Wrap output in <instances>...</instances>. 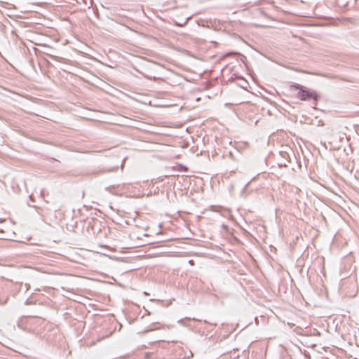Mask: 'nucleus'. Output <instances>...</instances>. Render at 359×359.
Segmentation results:
<instances>
[{"label": "nucleus", "mask_w": 359, "mask_h": 359, "mask_svg": "<svg viewBox=\"0 0 359 359\" xmlns=\"http://www.w3.org/2000/svg\"><path fill=\"white\" fill-rule=\"evenodd\" d=\"M292 90H299L297 97L302 101H309L313 100L314 101V104H317V101L319 100V95L312 90H308L306 88L298 84L294 83L290 86Z\"/></svg>", "instance_id": "nucleus-1"}, {"label": "nucleus", "mask_w": 359, "mask_h": 359, "mask_svg": "<svg viewBox=\"0 0 359 359\" xmlns=\"http://www.w3.org/2000/svg\"><path fill=\"white\" fill-rule=\"evenodd\" d=\"M190 18H191V17H188V18L186 19V20H185L183 23H182V22H180V23L176 22V23H175V25H176L177 26H179V27H183L184 25H186V24L187 23L188 20H189Z\"/></svg>", "instance_id": "nucleus-2"}, {"label": "nucleus", "mask_w": 359, "mask_h": 359, "mask_svg": "<svg viewBox=\"0 0 359 359\" xmlns=\"http://www.w3.org/2000/svg\"><path fill=\"white\" fill-rule=\"evenodd\" d=\"M255 179H256V177H253L248 183H247L245 184V186L244 187L243 190V192H245L248 189L250 184L252 183Z\"/></svg>", "instance_id": "nucleus-3"}, {"label": "nucleus", "mask_w": 359, "mask_h": 359, "mask_svg": "<svg viewBox=\"0 0 359 359\" xmlns=\"http://www.w3.org/2000/svg\"><path fill=\"white\" fill-rule=\"evenodd\" d=\"M29 199H30L32 201H34V198H33L32 195H29Z\"/></svg>", "instance_id": "nucleus-4"}, {"label": "nucleus", "mask_w": 359, "mask_h": 359, "mask_svg": "<svg viewBox=\"0 0 359 359\" xmlns=\"http://www.w3.org/2000/svg\"><path fill=\"white\" fill-rule=\"evenodd\" d=\"M193 262H194V261H193V260H190V261H189V263H190L191 264H193Z\"/></svg>", "instance_id": "nucleus-5"}]
</instances>
